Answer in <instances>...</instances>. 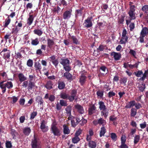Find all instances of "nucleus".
Masks as SVG:
<instances>
[{"mask_svg":"<svg viewBox=\"0 0 148 148\" xmlns=\"http://www.w3.org/2000/svg\"><path fill=\"white\" fill-rule=\"evenodd\" d=\"M20 122L21 123H23L25 120V116H21L19 118Z\"/></svg>","mask_w":148,"mask_h":148,"instance_id":"680f3d73","label":"nucleus"},{"mask_svg":"<svg viewBox=\"0 0 148 148\" xmlns=\"http://www.w3.org/2000/svg\"><path fill=\"white\" fill-rule=\"evenodd\" d=\"M34 84L32 82H29L28 84V90H32V88L34 86Z\"/></svg>","mask_w":148,"mask_h":148,"instance_id":"6e6d98bb","label":"nucleus"},{"mask_svg":"<svg viewBox=\"0 0 148 148\" xmlns=\"http://www.w3.org/2000/svg\"><path fill=\"white\" fill-rule=\"evenodd\" d=\"M27 65L30 67H31L33 65V61L31 59L29 60L27 62Z\"/></svg>","mask_w":148,"mask_h":148,"instance_id":"052dcab7","label":"nucleus"},{"mask_svg":"<svg viewBox=\"0 0 148 148\" xmlns=\"http://www.w3.org/2000/svg\"><path fill=\"white\" fill-rule=\"evenodd\" d=\"M75 15L76 16H80L82 15V11L81 10H76L75 12Z\"/></svg>","mask_w":148,"mask_h":148,"instance_id":"13d9d810","label":"nucleus"},{"mask_svg":"<svg viewBox=\"0 0 148 148\" xmlns=\"http://www.w3.org/2000/svg\"><path fill=\"white\" fill-rule=\"evenodd\" d=\"M47 41L48 47L50 48H51L54 44V41L50 39H48Z\"/></svg>","mask_w":148,"mask_h":148,"instance_id":"cd10ccee","label":"nucleus"},{"mask_svg":"<svg viewBox=\"0 0 148 148\" xmlns=\"http://www.w3.org/2000/svg\"><path fill=\"white\" fill-rule=\"evenodd\" d=\"M4 81L0 82V87L2 89V94H4L6 91V88L10 89L13 87V84L11 82H7L4 83Z\"/></svg>","mask_w":148,"mask_h":148,"instance_id":"f257e3e1","label":"nucleus"},{"mask_svg":"<svg viewBox=\"0 0 148 148\" xmlns=\"http://www.w3.org/2000/svg\"><path fill=\"white\" fill-rule=\"evenodd\" d=\"M71 106H68L66 108V113L67 114L70 116V117H68L69 119L70 120L69 118H71L70 116H71Z\"/></svg>","mask_w":148,"mask_h":148,"instance_id":"f8f14e48","label":"nucleus"},{"mask_svg":"<svg viewBox=\"0 0 148 148\" xmlns=\"http://www.w3.org/2000/svg\"><path fill=\"white\" fill-rule=\"evenodd\" d=\"M5 147L6 148H12V146L10 141H6L5 143Z\"/></svg>","mask_w":148,"mask_h":148,"instance_id":"79ce46f5","label":"nucleus"},{"mask_svg":"<svg viewBox=\"0 0 148 148\" xmlns=\"http://www.w3.org/2000/svg\"><path fill=\"white\" fill-rule=\"evenodd\" d=\"M89 147L91 148H95L97 146L96 142L93 141H90L88 142Z\"/></svg>","mask_w":148,"mask_h":148,"instance_id":"4468645a","label":"nucleus"},{"mask_svg":"<svg viewBox=\"0 0 148 148\" xmlns=\"http://www.w3.org/2000/svg\"><path fill=\"white\" fill-rule=\"evenodd\" d=\"M60 63L63 66H64L69 65L70 61L67 58L61 59L60 60Z\"/></svg>","mask_w":148,"mask_h":148,"instance_id":"9b49d317","label":"nucleus"},{"mask_svg":"<svg viewBox=\"0 0 148 148\" xmlns=\"http://www.w3.org/2000/svg\"><path fill=\"white\" fill-rule=\"evenodd\" d=\"M34 32L35 34L40 36L42 35V32L39 29H35L34 30Z\"/></svg>","mask_w":148,"mask_h":148,"instance_id":"72a5a7b5","label":"nucleus"},{"mask_svg":"<svg viewBox=\"0 0 148 148\" xmlns=\"http://www.w3.org/2000/svg\"><path fill=\"white\" fill-rule=\"evenodd\" d=\"M140 136L139 135H136L134 138V144H136L140 140Z\"/></svg>","mask_w":148,"mask_h":148,"instance_id":"8fccbe9b","label":"nucleus"},{"mask_svg":"<svg viewBox=\"0 0 148 148\" xmlns=\"http://www.w3.org/2000/svg\"><path fill=\"white\" fill-rule=\"evenodd\" d=\"M11 19L10 18L9 16H8L7 18L6 19L5 21V23L4 25V26L5 27H7L8 25L9 24L10 22Z\"/></svg>","mask_w":148,"mask_h":148,"instance_id":"58836bf2","label":"nucleus"},{"mask_svg":"<svg viewBox=\"0 0 148 148\" xmlns=\"http://www.w3.org/2000/svg\"><path fill=\"white\" fill-rule=\"evenodd\" d=\"M34 19V17L33 15H29V16L27 20V24L29 26L32 23Z\"/></svg>","mask_w":148,"mask_h":148,"instance_id":"dca6fc26","label":"nucleus"},{"mask_svg":"<svg viewBox=\"0 0 148 148\" xmlns=\"http://www.w3.org/2000/svg\"><path fill=\"white\" fill-rule=\"evenodd\" d=\"M128 37L127 36H122L120 41L121 44H125L127 42Z\"/></svg>","mask_w":148,"mask_h":148,"instance_id":"f3484780","label":"nucleus"},{"mask_svg":"<svg viewBox=\"0 0 148 148\" xmlns=\"http://www.w3.org/2000/svg\"><path fill=\"white\" fill-rule=\"evenodd\" d=\"M130 29L131 31H132L135 27V25L134 23H131L129 25Z\"/></svg>","mask_w":148,"mask_h":148,"instance_id":"e2e57ef3","label":"nucleus"},{"mask_svg":"<svg viewBox=\"0 0 148 148\" xmlns=\"http://www.w3.org/2000/svg\"><path fill=\"white\" fill-rule=\"evenodd\" d=\"M75 108L77 112L80 114H83L84 112V110L83 107L79 104H77L75 106Z\"/></svg>","mask_w":148,"mask_h":148,"instance_id":"9d476101","label":"nucleus"},{"mask_svg":"<svg viewBox=\"0 0 148 148\" xmlns=\"http://www.w3.org/2000/svg\"><path fill=\"white\" fill-rule=\"evenodd\" d=\"M134 73L137 77H140L141 75L143 74V72L142 71L140 70L137 72H134Z\"/></svg>","mask_w":148,"mask_h":148,"instance_id":"a19ab883","label":"nucleus"},{"mask_svg":"<svg viewBox=\"0 0 148 148\" xmlns=\"http://www.w3.org/2000/svg\"><path fill=\"white\" fill-rule=\"evenodd\" d=\"M127 78L126 77H124L121 78L120 80V83L121 84H123L124 86L126 85V83L127 81Z\"/></svg>","mask_w":148,"mask_h":148,"instance_id":"c9c22d12","label":"nucleus"},{"mask_svg":"<svg viewBox=\"0 0 148 148\" xmlns=\"http://www.w3.org/2000/svg\"><path fill=\"white\" fill-rule=\"evenodd\" d=\"M51 130L55 136L60 135V131L54 123L51 125Z\"/></svg>","mask_w":148,"mask_h":148,"instance_id":"20e7f679","label":"nucleus"},{"mask_svg":"<svg viewBox=\"0 0 148 148\" xmlns=\"http://www.w3.org/2000/svg\"><path fill=\"white\" fill-rule=\"evenodd\" d=\"M23 131L25 135H28L31 132V130L29 127H26L23 129Z\"/></svg>","mask_w":148,"mask_h":148,"instance_id":"2eb2a0df","label":"nucleus"},{"mask_svg":"<svg viewBox=\"0 0 148 148\" xmlns=\"http://www.w3.org/2000/svg\"><path fill=\"white\" fill-rule=\"evenodd\" d=\"M36 99L37 102H38L40 105L43 103V101L41 97L38 96L36 98Z\"/></svg>","mask_w":148,"mask_h":148,"instance_id":"f704fd0d","label":"nucleus"},{"mask_svg":"<svg viewBox=\"0 0 148 148\" xmlns=\"http://www.w3.org/2000/svg\"><path fill=\"white\" fill-rule=\"evenodd\" d=\"M98 104L99 105V108L100 110H102L106 108V106L103 102L99 101L98 103Z\"/></svg>","mask_w":148,"mask_h":148,"instance_id":"5701e85b","label":"nucleus"},{"mask_svg":"<svg viewBox=\"0 0 148 148\" xmlns=\"http://www.w3.org/2000/svg\"><path fill=\"white\" fill-rule=\"evenodd\" d=\"M64 76L68 80H73L72 75L68 72L64 73Z\"/></svg>","mask_w":148,"mask_h":148,"instance_id":"a211bd4d","label":"nucleus"},{"mask_svg":"<svg viewBox=\"0 0 148 148\" xmlns=\"http://www.w3.org/2000/svg\"><path fill=\"white\" fill-rule=\"evenodd\" d=\"M128 14L131 20H134L136 18L135 13L134 12H128Z\"/></svg>","mask_w":148,"mask_h":148,"instance_id":"c85d7f7f","label":"nucleus"},{"mask_svg":"<svg viewBox=\"0 0 148 148\" xmlns=\"http://www.w3.org/2000/svg\"><path fill=\"white\" fill-rule=\"evenodd\" d=\"M143 76L141 77L140 79L141 80L143 81L145 78L148 76V70H147L145 71L144 74L143 73Z\"/></svg>","mask_w":148,"mask_h":148,"instance_id":"473e14b6","label":"nucleus"},{"mask_svg":"<svg viewBox=\"0 0 148 148\" xmlns=\"http://www.w3.org/2000/svg\"><path fill=\"white\" fill-rule=\"evenodd\" d=\"M65 86V83L62 82H58V88L60 90L63 89L64 88Z\"/></svg>","mask_w":148,"mask_h":148,"instance_id":"4be33fe9","label":"nucleus"},{"mask_svg":"<svg viewBox=\"0 0 148 148\" xmlns=\"http://www.w3.org/2000/svg\"><path fill=\"white\" fill-rule=\"evenodd\" d=\"M148 28L146 27H143L140 33L139 37L140 42V43H143L144 42V38L147 35L148 33Z\"/></svg>","mask_w":148,"mask_h":148,"instance_id":"f03ea898","label":"nucleus"},{"mask_svg":"<svg viewBox=\"0 0 148 148\" xmlns=\"http://www.w3.org/2000/svg\"><path fill=\"white\" fill-rule=\"evenodd\" d=\"M134 5H131L130 7V10L129 12H134L135 9Z\"/></svg>","mask_w":148,"mask_h":148,"instance_id":"0e129e2a","label":"nucleus"},{"mask_svg":"<svg viewBox=\"0 0 148 148\" xmlns=\"http://www.w3.org/2000/svg\"><path fill=\"white\" fill-rule=\"evenodd\" d=\"M39 40L38 38L31 40V44L32 45L36 46L39 43Z\"/></svg>","mask_w":148,"mask_h":148,"instance_id":"b1692460","label":"nucleus"},{"mask_svg":"<svg viewBox=\"0 0 148 148\" xmlns=\"http://www.w3.org/2000/svg\"><path fill=\"white\" fill-rule=\"evenodd\" d=\"M72 10H67L64 12L63 15V18L65 20H68L71 17Z\"/></svg>","mask_w":148,"mask_h":148,"instance_id":"1a4fd4ad","label":"nucleus"},{"mask_svg":"<svg viewBox=\"0 0 148 148\" xmlns=\"http://www.w3.org/2000/svg\"><path fill=\"white\" fill-rule=\"evenodd\" d=\"M98 124L102 125L103 126H104L106 123V121L102 118H100L98 119Z\"/></svg>","mask_w":148,"mask_h":148,"instance_id":"7c9ffc66","label":"nucleus"},{"mask_svg":"<svg viewBox=\"0 0 148 148\" xmlns=\"http://www.w3.org/2000/svg\"><path fill=\"white\" fill-rule=\"evenodd\" d=\"M131 115L132 116H134L136 114V110L134 108L131 109Z\"/></svg>","mask_w":148,"mask_h":148,"instance_id":"603ef678","label":"nucleus"},{"mask_svg":"<svg viewBox=\"0 0 148 148\" xmlns=\"http://www.w3.org/2000/svg\"><path fill=\"white\" fill-rule=\"evenodd\" d=\"M119 148H128V146L125 143H121V145L119 147Z\"/></svg>","mask_w":148,"mask_h":148,"instance_id":"774afa93","label":"nucleus"},{"mask_svg":"<svg viewBox=\"0 0 148 148\" xmlns=\"http://www.w3.org/2000/svg\"><path fill=\"white\" fill-rule=\"evenodd\" d=\"M135 103V102L134 101H130L126 106L125 107L128 108H130L131 107L134 106Z\"/></svg>","mask_w":148,"mask_h":148,"instance_id":"a878e982","label":"nucleus"},{"mask_svg":"<svg viewBox=\"0 0 148 148\" xmlns=\"http://www.w3.org/2000/svg\"><path fill=\"white\" fill-rule=\"evenodd\" d=\"M32 148H40L41 145L40 143L38 141L37 139L34 137L32 140Z\"/></svg>","mask_w":148,"mask_h":148,"instance_id":"39448f33","label":"nucleus"},{"mask_svg":"<svg viewBox=\"0 0 148 148\" xmlns=\"http://www.w3.org/2000/svg\"><path fill=\"white\" fill-rule=\"evenodd\" d=\"M71 38L73 41V43L76 44H77L79 43L78 40L74 36H71Z\"/></svg>","mask_w":148,"mask_h":148,"instance_id":"c03bdc74","label":"nucleus"},{"mask_svg":"<svg viewBox=\"0 0 148 148\" xmlns=\"http://www.w3.org/2000/svg\"><path fill=\"white\" fill-rule=\"evenodd\" d=\"M53 84L51 81H49L47 82L45 87L48 89L50 90L52 88Z\"/></svg>","mask_w":148,"mask_h":148,"instance_id":"393cba45","label":"nucleus"},{"mask_svg":"<svg viewBox=\"0 0 148 148\" xmlns=\"http://www.w3.org/2000/svg\"><path fill=\"white\" fill-rule=\"evenodd\" d=\"M60 103L62 106H66L67 105V101L63 100H60Z\"/></svg>","mask_w":148,"mask_h":148,"instance_id":"a18cd8bd","label":"nucleus"},{"mask_svg":"<svg viewBox=\"0 0 148 148\" xmlns=\"http://www.w3.org/2000/svg\"><path fill=\"white\" fill-rule=\"evenodd\" d=\"M80 140L79 138L77 136H75V137L73 138L72 139V142L74 143H77Z\"/></svg>","mask_w":148,"mask_h":148,"instance_id":"ea45409f","label":"nucleus"},{"mask_svg":"<svg viewBox=\"0 0 148 148\" xmlns=\"http://www.w3.org/2000/svg\"><path fill=\"white\" fill-rule=\"evenodd\" d=\"M60 96L61 98L66 99L68 98V95L66 93L62 92L60 94Z\"/></svg>","mask_w":148,"mask_h":148,"instance_id":"4c0bfd02","label":"nucleus"},{"mask_svg":"<svg viewBox=\"0 0 148 148\" xmlns=\"http://www.w3.org/2000/svg\"><path fill=\"white\" fill-rule=\"evenodd\" d=\"M63 68L67 72L69 71L71 69V67L69 65L63 66Z\"/></svg>","mask_w":148,"mask_h":148,"instance_id":"bf43d9fd","label":"nucleus"},{"mask_svg":"<svg viewBox=\"0 0 148 148\" xmlns=\"http://www.w3.org/2000/svg\"><path fill=\"white\" fill-rule=\"evenodd\" d=\"M0 75L3 78H5L7 76V74L6 72L3 71H0Z\"/></svg>","mask_w":148,"mask_h":148,"instance_id":"4d7b16f0","label":"nucleus"},{"mask_svg":"<svg viewBox=\"0 0 148 148\" xmlns=\"http://www.w3.org/2000/svg\"><path fill=\"white\" fill-rule=\"evenodd\" d=\"M46 122L44 120L41 121L40 128L42 131L44 132H47L48 129V127L46 125Z\"/></svg>","mask_w":148,"mask_h":148,"instance_id":"0eeeda50","label":"nucleus"},{"mask_svg":"<svg viewBox=\"0 0 148 148\" xmlns=\"http://www.w3.org/2000/svg\"><path fill=\"white\" fill-rule=\"evenodd\" d=\"M106 132V130L104 126H103L101 128L100 132L99 135L100 137L104 136Z\"/></svg>","mask_w":148,"mask_h":148,"instance_id":"aec40b11","label":"nucleus"},{"mask_svg":"<svg viewBox=\"0 0 148 148\" xmlns=\"http://www.w3.org/2000/svg\"><path fill=\"white\" fill-rule=\"evenodd\" d=\"M86 77L84 75H82L80 78L79 82L82 85L85 82Z\"/></svg>","mask_w":148,"mask_h":148,"instance_id":"e433bc0d","label":"nucleus"},{"mask_svg":"<svg viewBox=\"0 0 148 148\" xmlns=\"http://www.w3.org/2000/svg\"><path fill=\"white\" fill-rule=\"evenodd\" d=\"M96 108L94 105L90 106L88 109V114L91 115L94 112V111L95 110Z\"/></svg>","mask_w":148,"mask_h":148,"instance_id":"6ab92c4d","label":"nucleus"},{"mask_svg":"<svg viewBox=\"0 0 148 148\" xmlns=\"http://www.w3.org/2000/svg\"><path fill=\"white\" fill-rule=\"evenodd\" d=\"M63 127V131L64 133L65 134H68L70 133V130L69 128L66 125H64Z\"/></svg>","mask_w":148,"mask_h":148,"instance_id":"c756f323","label":"nucleus"},{"mask_svg":"<svg viewBox=\"0 0 148 148\" xmlns=\"http://www.w3.org/2000/svg\"><path fill=\"white\" fill-rule=\"evenodd\" d=\"M101 112V114L106 118L107 117L108 114V110L106 108L103 110Z\"/></svg>","mask_w":148,"mask_h":148,"instance_id":"412c9836","label":"nucleus"},{"mask_svg":"<svg viewBox=\"0 0 148 148\" xmlns=\"http://www.w3.org/2000/svg\"><path fill=\"white\" fill-rule=\"evenodd\" d=\"M18 23L16 21L14 27L12 29V33L14 35V41H16L18 33Z\"/></svg>","mask_w":148,"mask_h":148,"instance_id":"7ed1b4c3","label":"nucleus"},{"mask_svg":"<svg viewBox=\"0 0 148 148\" xmlns=\"http://www.w3.org/2000/svg\"><path fill=\"white\" fill-rule=\"evenodd\" d=\"M139 63V62L136 63L135 64L133 65L130 64L129 65V67L131 69H133L134 68H137L138 67Z\"/></svg>","mask_w":148,"mask_h":148,"instance_id":"de8ad7c7","label":"nucleus"},{"mask_svg":"<svg viewBox=\"0 0 148 148\" xmlns=\"http://www.w3.org/2000/svg\"><path fill=\"white\" fill-rule=\"evenodd\" d=\"M27 79V77L25 76L22 73H19V80L22 82Z\"/></svg>","mask_w":148,"mask_h":148,"instance_id":"bb28decb","label":"nucleus"},{"mask_svg":"<svg viewBox=\"0 0 148 148\" xmlns=\"http://www.w3.org/2000/svg\"><path fill=\"white\" fill-rule=\"evenodd\" d=\"M100 69L103 72H105L106 73L107 72V70L105 66H102L101 67Z\"/></svg>","mask_w":148,"mask_h":148,"instance_id":"338daca9","label":"nucleus"},{"mask_svg":"<svg viewBox=\"0 0 148 148\" xmlns=\"http://www.w3.org/2000/svg\"><path fill=\"white\" fill-rule=\"evenodd\" d=\"M92 18V17H88L84 21V27L89 28L92 26V24L91 21V20Z\"/></svg>","mask_w":148,"mask_h":148,"instance_id":"423d86ee","label":"nucleus"},{"mask_svg":"<svg viewBox=\"0 0 148 148\" xmlns=\"http://www.w3.org/2000/svg\"><path fill=\"white\" fill-rule=\"evenodd\" d=\"M37 115L36 111L33 112L30 114V119L31 120L33 119Z\"/></svg>","mask_w":148,"mask_h":148,"instance_id":"09e8293b","label":"nucleus"},{"mask_svg":"<svg viewBox=\"0 0 148 148\" xmlns=\"http://www.w3.org/2000/svg\"><path fill=\"white\" fill-rule=\"evenodd\" d=\"M97 94L99 98H101L103 95V92L101 90H98L97 91Z\"/></svg>","mask_w":148,"mask_h":148,"instance_id":"3c124183","label":"nucleus"},{"mask_svg":"<svg viewBox=\"0 0 148 148\" xmlns=\"http://www.w3.org/2000/svg\"><path fill=\"white\" fill-rule=\"evenodd\" d=\"M34 67L36 71H40L42 69L41 65L39 62H35V63Z\"/></svg>","mask_w":148,"mask_h":148,"instance_id":"ddd939ff","label":"nucleus"},{"mask_svg":"<svg viewBox=\"0 0 148 148\" xmlns=\"http://www.w3.org/2000/svg\"><path fill=\"white\" fill-rule=\"evenodd\" d=\"M5 53H4L3 57L4 59L5 60H7L8 59H9L10 57V52L9 51H8L7 50V51H6V52H5Z\"/></svg>","mask_w":148,"mask_h":148,"instance_id":"2f4dec72","label":"nucleus"},{"mask_svg":"<svg viewBox=\"0 0 148 148\" xmlns=\"http://www.w3.org/2000/svg\"><path fill=\"white\" fill-rule=\"evenodd\" d=\"M117 118L114 116L112 115L110 116V120L114 122V124L115 125L116 124V123L114 122L116 120Z\"/></svg>","mask_w":148,"mask_h":148,"instance_id":"37998d69","label":"nucleus"},{"mask_svg":"<svg viewBox=\"0 0 148 148\" xmlns=\"http://www.w3.org/2000/svg\"><path fill=\"white\" fill-rule=\"evenodd\" d=\"M129 53L134 57L136 58V52L135 51L130 49L129 52Z\"/></svg>","mask_w":148,"mask_h":148,"instance_id":"864d4df0","label":"nucleus"},{"mask_svg":"<svg viewBox=\"0 0 148 148\" xmlns=\"http://www.w3.org/2000/svg\"><path fill=\"white\" fill-rule=\"evenodd\" d=\"M136 131V129H132L131 130V132L128 135V137L130 138L135 133Z\"/></svg>","mask_w":148,"mask_h":148,"instance_id":"49530a36","label":"nucleus"},{"mask_svg":"<svg viewBox=\"0 0 148 148\" xmlns=\"http://www.w3.org/2000/svg\"><path fill=\"white\" fill-rule=\"evenodd\" d=\"M142 10L146 13H148V5H145L143 6Z\"/></svg>","mask_w":148,"mask_h":148,"instance_id":"5fc2aeb1","label":"nucleus"},{"mask_svg":"<svg viewBox=\"0 0 148 148\" xmlns=\"http://www.w3.org/2000/svg\"><path fill=\"white\" fill-rule=\"evenodd\" d=\"M77 93V90H73L72 91V92L71 93V95L73 96L75 98L76 96Z\"/></svg>","mask_w":148,"mask_h":148,"instance_id":"69168bd1","label":"nucleus"},{"mask_svg":"<svg viewBox=\"0 0 148 148\" xmlns=\"http://www.w3.org/2000/svg\"><path fill=\"white\" fill-rule=\"evenodd\" d=\"M110 55L112 56L115 60H119L121 57V55L119 53L112 52L110 53Z\"/></svg>","mask_w":148,"mask_h":148,"instance_id":"6e6552de","label":"nucleus"}]
</instances>
